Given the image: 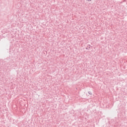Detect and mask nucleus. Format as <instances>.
I'll return each instance as SVG.
<instances>
[{
  "label": "nucleus",
  "instance_id": "1",
  "mask_svg": "<svg viewBox=\"0 0 127 127\" xmlns=\"http://www.w3.org/2000/svg\"><path fill=\"white\" fill-rule=\"evenodd\" d=\"M88 94H89V95H92V93H91V92H88Z\"/></svg>",
  "mask_w": 127,
  "mask_h": 127
},
{
  "label": "nucleus",
  "instance_id": "2",
  "mask_svg": "<svg viewBox=\"0 0 127 127\" xmlns=\"http://www.w3.org/2000/svg\"><path fill=\"white\" fill-rule=\"evenodd\" d=\"M88 0V1H91V0Z\"/></svg>",
  "mask_w": 127,
  "mask_h": 127
}]
</instances>
